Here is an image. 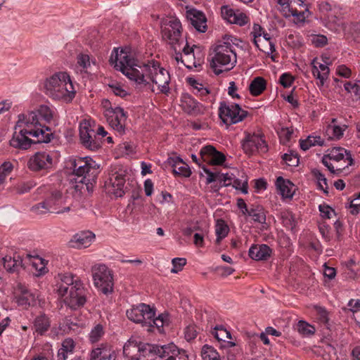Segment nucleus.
<instances>
[{
	"label": "nucleus",
	"instance_id": "1",
	"mask_svg": "<svg viewBox=\"0 0 360 360\" xmlns=\"http://www.w3.org/2000/svg\"><path fill=\"white\" fill-rule=\"evenodd\" d=\"M115 61V66L130 80L134 82L136 88L150 89L155 92V84L160 92H169V73L165 68H160L158 62H141L123 51L120 55L116 53Z\"/></svg>",
	"mask_w": 360,
	"mask_h": 360
},
{
	"label": "nucleus",
	"instance_id": "2",
	"mask_svg": "<svg viewBox=\"0 0 360 360\" xmlns=\"http://www.w3.org/2000/svg\"><path fill=\"white\" fill-rule=\"evenodd\" d=\"M75 179L74 188L81 194L91 193L96 183L98 165L89 157L74 160L71 162Z\"/></svg>",
	"mask_w": 360,
	"mask_h": 360
},
{
	"label": "nucleus",
	"instance_id": "3",
	"mask_svg": "<svg viewBox=\"0 0 360 360\" xmlns=\"http://www.w3.org/2000/svg\"><path fill=\"white\" fill-rule=\"evenodd\" d=\"M44 88L49 97L65 103H70L76 94L70 77L65 72L55 73L46 79Z\"/></svg>",
	"mask_w": 360,
	"mask_h": 360
},
{
	"label": "nucleus",
	"instance_id": "4",
	"mask_svg": "<svg viewBox=\"0 0 360 360\" xmlns=\"http://www.w3.org/2000/svg\"><path fill=\"white\" fill-rule=\"evenodd\" d=\"M232 37L229 36L226 41L215 46L212 53L210 54L211 56L210 68L214 72L219 75L223 72L222 67L225 66V71L231 70L236 65V53L233 49L232 45L229 41V39L233 42Z\"/></svg>",
	"mask_w": 360,
	"mask_h": 360
},
{
	"label": "nucleus",
	"instance_id": "5",
	"mask_svg": "<svg viewBox=\"0 0 360 360\" xmlns=\"http://www.w3.org/2000/svg\"><path fill=\"white\" fill-rule=\"evenodd\" d=\"M128 319L135 323L149 327L162 328L169 322L168 314H161L155 317V311L150 305L141 303L127 311Z\"/></svg>",
	"mask_w": 360,
	"mask_h": 360
},
{
	"label": "nucleus",
	"instance_id": "6",
	"mask_svg": "<svg viewBox=\"0 0 360 360\" xmlns=\"http://www.w3.org/2000/svg\"><path fill=\"white\" fill-rule=\"evenodd\" d=\"M18 127H22L26 129L27 131L38 134L37 142L49 143L53 136L51 133L46 134V131H50V129L48 127L42 126L37 112L35 110L30 111L27 115L20 114L15 129H18Z\"/></svg>",
	"mask_w": 360,
	"mask_h": 360
},
{
	"label": "nucleus",
	"instance_id": "7",
	"mask_svg": "<svg viewBox=\"0 0 360 360\" xmlns=\"http://www.w3.org/2000/svg\"><path fill=\"white\" fill-rule=\"evenodd\" d=\"M123 354L131 360H141V356L146 357L150 354L157 355L160 358L165 357V345L159 346L148 343H140L139 345H124Z\"/></svg>",
	"mask_w": 360,
	"mask_h": 360
},
{
	"label": "nucleus",
	"instance_id": "8",
	"mask_svg": "<svg viewBox=\"0 0 360 360\" xmlns=\"http://www.w3.org/2000/svg\"><path fill=\"white\" fill-rule=\"evenodd\" d=\"M94 285L103 294L108 295L113 291L112 271L103 264H96L91 267Z\"/></svg>",
	"mask_w": 360,
	"mask_h": 360
},
{
	"label": "nucleus",
	"instance_id": "9",
	"mask_svg": "<svg viewBox=\"0 0 360 360\" xmlns=\"http://www.w3.org/2000/svg\"><path fill=\"white\" fill-rule=\"evenodd\" d=\"M161 33L164 41L168 43L174 51L180 44L182 33V26L179 19L171 17L161 22Z\"/></svg>",
	"mask_w": 360,
	"mask_h": 360
},
{
	"label": "nucleus",
	"instance_id": "10",
	"mask_svg": "<svg viewBox=\"0 0 360 360\" xmlns=\"http://www.w3.org/2000/svg\"><path fill=\"white\" fill-rule=\"evenodd\" d=\"M89 292L82 281H78L74 285L70 287L66 295H64V303L68 307L76 310L84 307L87 300Z\"/></svg>",
	"mask_w": 360,
	"mask_h": 360
},
{
	"label": "nucleus",
	"instance_id": "11",
	"mask_svg": "<svg viewBox=\"0 0 360 360\" xmlns=\"http://www.w3.org/2000/svg\"><path fill=\"white\" fill-rule=\"evenodd\" d=\"M248 115V112L242 109L237 103L228 105L221 102L219 108V116L224 124L231 125L243 121Z\"/></svg>",
	"mask_w": 360,
	"mask_h": 360
},
{
	"label": "nucleus",
	"instance_id": "12",
	"mask_svg": "<svg viewBox=\"0 0 360 360\" xmlns=\"http://www.w3.org/2000/svg\"><path fill=\"white\" fill-rule=\"evenodd\" d=\"M79 139L82 145L89 150L95 151L101 147V139L96 136L94 129L87 121L80 124Z\"/></svg>",
	"mask_w": 360,
	"mask_h": 360
},
{
	"label": "nucleus",
	"instance_id": "13",
	"mask_svg": "<svg viewBox=\"0 0 360 360\" xmlns=\"http://www.w3.org/2000/svg\"><path fill=\"white\" fill-rule=\"evenodd\" d=\"M241 146L244 153L248 155H252L255 151L266 153L268 150V146L263 136L255 133L246 132L245 138L241 141Z\"/></svg>",
	"mask_w": 360,
	"mask_h": 360
},
{
	"label": "nucleus",
	"instance_id": "14",
	"mask_svg": "<svg viewBox=\"0 0 360 360\" xmlns=\"http://www.w3.org/2000/svg\"><path fill=\"white\" fill-rule=\"evenodd\" d=\"M29 136L38 139V134L36 132L18 127V129H15L13 137L9 141L10 146L20 150H27L32 144L38 143L37 140L34 141Z\"/></svg>",
	"mask_w": 360,
	"mask_h": 360
},
{
	"label": "nucleus",
	"instance_id": "15",
	"mask_svg": "<svg viewBox=\"0 0 360 360\" xmlns=\"http://www.w3.org/2000/svg\"><path fill=\"white\" fill-rule=\"evenodd\" d=\"M53 166L51 156L46 152H37L27 162V168L34 172H47Z\"/></svg>",
	"mask_w": 360,
	"mask_h": 360
},
{
	"label": "nucleus",
	"instance_id": "16",
	"mask_svg": "<svg viewBox=\"0 0 360 360\" xmlns=\"http://www.w3.org/2000/svg\"><path fill=\"white\" fill-rule=\"evenodd\" d=\"M105 116L112 128L120 134L124 133L127 115L123 108L121 107H110L106 109Z\"/></svg>",
	"mask_w": 360,
	"mask_h": 360
},
{
	"label": "nucleus",
	"instance_id": "17",
	"mask_svg": "<svg viewBox=\"0 0 360 360\" xmlns=\"http://www.w3.org/2000/svg\"><path fill=\"white\" fill-rule=\"evenodd\" d=\"M201 158L212 165H221L226 160V156L211 145L202 147L200 151Z\"/></svg>",
	"mask_w": 360,
	"mask_h": 360
},
{
	"label": "nucleus",
	"instance_id": "18",
	"mask_svg": "<svg viewBox=\"0 0 360 360\" xmlns=\"http://www.w3.org/2000/svg\"><path fill=\"white\" fill-rule=\"evenodd\" d=\"M108 192L112 193L115 197H122L128 191V186L125 185L124 175L120 174H112L110 177Z\"/></svg>",
	"mask_w": 360,
	"mask_h": 360
},
{
	"label": "nucleus",
	"instance_id": "19",
	"mask_svg": "<svg viewBox=\"0 0 360 360\" xmlns=\"http://www.w3.org/2000/svg\"><path fill=\"white\" fill-rule=\"evenodd\" d=\"M186 18L198 32L205 33L207 31V18L202 11L196 9L189 10L186 12Z\"/></svg>",
	"mask_w": 360,
	"mask_h": 360
},
{
	"label": "nucleus",
	"instance_id": "20",
	"mask_svg": "<svg viewBox=\"0 0 360 360\" xmlns=\"http://www.w3.org/2000/svg\"><path fill=\"white\" fill-rule=\"evenodd\" d=\"M328 156L330 160L340 162L342 161L346 163L344 169L353 165L354 160L349 151L341 147H334L328 150Z\"/></svg>",
	"mask_w": 360,
	"mask_h": 360
},
{
	"label": "nucleus",
	"instance_id": "21",
	"mask_svg": "<svg viewBox=\"0 0 360 360\" xmlns=\"http://www.w3.org/2000/svg\"><path fill=\"white\" fill-rule=\"evenodd\" d=\"M167 163L172 167V172L174 175L184 177H189L191 175V171L189 167L180 157H169L167 158Z\"/></svg>",
	"mask_w": 360,
	"mask_h": 360
},
{
	"label": "nucleus",
	"instance_id": "22",
	"mask_svg": "<svg viewBox=\"0 0 360 360\" xmlns=\"http://www.w3.org/2000/svg\"><path fill=\"white\" fill-rule=\"evenodd\" d=\"M272 252L271 249L266 244L252 245L248 251L250 257L256 261L267 260Z\"/></svg>",
	"mask_w": 360,
	"mask_h": 360
},
{
	"label": "nucleus",
	"instance_id": "23",
	"mask_svg": "<svg viewBox=\"0 0 360 360\" xmlns=\"http://www.w3.org/2000/svg\"><path fill=\"white\" fill-rule=\"evenodd\" d=\"M182 108L189 115H198L201 112L202 105L188 94H184L181 98Z\"/></svg>",
	"mask_w": 360,
	"mask_h": 360
},
{
	"label": "nucleus",
	"instance_id": "24",
	"mask_svg": "<svg viewBox=\"0 0 360 360\" xmlns=\"http://www.w3.org/2000/svg\"><path fill=\"white\" fill-rule=\"evenodd\" d=\"M58 276L61 282L58 285L57 291L60 296L66 295L71 286L74 285L78 281H81L78 277H75L69 273L59 274Z\"/></svg>",
	"mask_w": 360,
	"mask_h": 360
},
{
	"label": "nucleus",
	"instance_id": "25",
	"mask_svg": "<svg viewBox=\"0 0 360 360\" xmlns=\"http://www.w3.org/2000/svg\"><path fill=\"white\" fill-rule=\"evenodd\" d=\"M312 74L314 77L319 80L320 84L323 86L327 79L330 70L327 65L316 62V59H314L311 63Z\"/></svg>",
	"mask_w": 360,
	"mask_h": 360
},
{
	"label": "nucleus",
	"instance_id": "26",
	"mask_svg": "<svg viewBox=\"0 0 360 360\" xmlns=\"http://www.w3.org/2000/svg\"><path fill=\"white\" fill-rule=\"evenodd\" d=\"M94 237L95 235L91 231H82L74 235L71 241L76 243L77 248H87Z\"/></svg>",
	"mask_w": 360,
	"mask_h": 360
},
{
	"label": "nucleus",
	"instance_id": "27",
	"mask_svg": "<svg viewBox=\"0 0 360 360\" xmlns=\"http://www.w3.org/2000/svg\"><path fill=\"white\" fill-rule=\"evenodd\" d=\"M4 267L9 273L17 272L20 268L24 269L22 257L20 255H15L13 257H4Z\"/></svg>",
	"mask_w": 360,
	"mask_h": 360
},
{
	"label": "nucleus",
	"instance_id": "28",
	"mask_svg": "<svg viewBox=\"0 0 360 360\" xmlns=\"http://www.w3.org/2000/svg\"><path fill=\"white\" fill-rule=\"evenodd\" d=\"M246 215L251 217L255 222L266 224V212L259 205H251Z\"/></svg>",
	"mask_w": 360,
	"mask_h": 360
},
{
	"label": "nucleus",
	"instance_id": "29",
	"mask_svg": "<svg viewBox=\"0 0 360 360\" xmlns=\"http://www.w3.org/2000/svg\"><path fill=\"white\" fill-rule=\"evenodd\" d=\"M276 186L282 197L286 198H291L292 197V184L289 180H285L282 176H278L276 179Z\"/></svg>",
	"mask_w": 360,
	"mask_h": 360
},
{
	"label": "nucleus",
	"instance_id": "30",
	"mask_svg": "<svg viewBox=\"0 0 360 360\" xmlns=\"http://www.w3.org/2000/svg\"><path fill=\"white\" fill-rule=\"evenodd\" d=\"M90 360H115V356L112 355L110 349L105 345L93 349Z\"/></svg>",
	"mask_w": 360,
	"mask_h": 360
},
{
	"label": "nucleus",
	"instance_id": "31",
	"mask_svg": "<svg viewBox=\"0 0 360 360\" xmlns=\"http://www.w3.org/2000/svg\"><path fill=\"white\" fill-rule=\"evenodd\" d=\"M266 80L261 77H255L249 86V91L251 95L257 96L260 95L266 89Z\"/></svg>",
	"mask_w": 360,
	"mask_h": 360
},
{
	"label": "nucleus",
	"instance_id": "32",
	"mask_svg": "<svg viewBox=\"0 0 360 360\" xmlns=\"http://www.w3.org/2000/svg\"><path fill=\"white\" fill-rule=\"evenodd\" d=\"M294 328L302 337H310L313 335L316 332V329L314 326L303 320L299 321L294 326Z\"/></svg>",
	"mask_w": 360,
	"mask_h": 360
},
{
	"label": "nucleus",
	"instance_id": "33",
	"mask_svg": "<svg viewBox=\"0 0 360 360\" xmlns=\"http://www.w3.org/2000/svg\"><path fill=\"white\" fill-rule=\"evenodd\" d=\"M165 356L172 354L176 360H189L186 351L179 349L174 343L165 345Z\"/></svg>",
	"mask_w": 360,
	"mask_h": 360
},
{
	"label": "nucleus",
	"instance_id": "34",
	"mask_svg": "<svg viewBox=\"0 0 360 360\" xmlns=\"http://www.w3.org/2000/svg\"><path fill=\"white\" fill-rule=\"evenodd\" d=\"M35 330L40 335H43L50 327V321L45 314L38 316L34 322Z\"/></svg>",
	"mask_w": 360,
	"mask_h": 360
},
{
	"label": "nucleus",
	"instance_id": "35",
	"mask_svg": "<svg viewBox=\"0 0 360 360\" xmlns=\"http://www.w3.org/2000/svg\"><path fill=\"white\" fill-rule=\"evenodd\" d=\"M311 175L316 179L318 188L323 191L324 193H328V186L325 175L318 169H311Z\"/></svg>",
	"mask_w": 360,
	"mask_h": 360
},
{
	"label": "nucleus",
	"instance_id": "36",
	"mask_svg": "<svg viewBox=\"0 0 360 360\" xmlns=\"http://www.w3.org/2000/svg\"><path fill=\"white\" fill-rule=\"evenodd\" d=\"M229 228L223 219H218L215 226L217 235L216 243L219 244L221 240L229 233Z\"/></svg>",
	"mask_w": 360,
	"mask_h": 360
},
{
	"label": "nucleus",
	"instance_id": "37",
	"mask_svg": "<svg viewBox=\"0 0 360 360\" xmlns=\"http://www.w3.org/2000/svg\"><path fill=\"white\" fill-rule=\"evenodd\" d=\"M36 303L35 296L27 290L22 291V294L18 298V304L20 306L27 307L33 306Z\"/></svg>",
	"mask_w": 360,
	"mask_h": 360
},
{
	"label": "nucleus",
	"instance_id": "38",
	"mask_svg": "<svg viewBox=\"0 0 360 360\" xmlns=\"http://www.w3.org/2000/svg\"><path fill=\"white\" fill-rule=\"evenodd\" d=\"M346 128V125H343L342 127L338 125L329 124L327 127L326 133L329 139H340L343 136V132Z\"/></svg>",
	"mask_w": 360,
	"mask_h": 360
},
{
	"label": "nucleus",
	"instance_id": "39",
	"mask_svg": "<svg viewBox=\"0 0 360 360\" xmlns=\"http://www.w3.org/2000/svg\"><path fill=\"white\" fill-rule=\"evenodd\" d=\"M201 356L204 360H221L219 354L214 347L207 345L202 347Z\"/></svg>",
	"mask_w": 360,
	"mask_h": 360
},
{
	"label": "nucleus",
	"instance_id": "40",
	"mask_svg": "<svg viewBox=\"0 0 360 360\" xmlns=\"http://www.w3.org/2000/svg\"><path fill=\"white\" fill-rule=\"evenodd\" d=\"M105 333L104 327L102 324L98 323L91 329L89 339L91 343L98 342Z\"/></svg>",
	"mask_w": 360,
	"mask_h": 360
},
{
	"label": "nucleus",
	"instance_id": "41",
	"mask_svg": "<svg viewBox=\"0 0 360 360\" xmlns=\"http://www.w3.org/2000/svg\"><path fill=\"white\" fill-rule=\"evenodd\" d=\"M262 30L263 28L259 25V24H254L253 25V30L251 34L253 36V42L255 45L262 51L266 54H269V51L268 50H265L263 48L260 47V45L259 42H260L262 40L259 39V37L262 34Z\"/></svg>",
	"mask_w": 360,
	"mask_h": 360
},
{
	"label": "nucleus",
	"instance_id": "42",
	"mask_svg": "<svg viewBox=\"0 0 360 360\" xmlns=\"http://www.w3.org/2000/svg\"><path fill=\"white\" fill-rule=\"evenodd\" d=\"M35 111L37 112L39 120L42 119L46 122H50L53 119V112L47 105H41Z\"/></svg>",
	"mask_w": 360,
	"mask_h": 360
},
{
	"label": "nucleus",
	"instance_id": "43",
	"mask_svg": "<svg viewBox=\"0 0 360 360\" xmlns=\"http://www.w3.org/2000/svg\"><path fill=\"white\" fill-rule=\"evenodd\" d=\"M309 11L307 8L303 11H297V9L292 8L288 13H284L285 18L290 16L295 17L298 22H304L309 17Z\"/></svg>",
	"mask_w": 360,
	"mask_h": 360
},
{
	"label": "nucleus",
	"instance_id": "44",
	"mask_svg": "<svg viewBox=\"0 0 360 360\" xmlns=\"http://www.w3.org/2000/svg\"><path fill=\"white\" fill-rule=\"evenodd\" d=\"M212 334L219 341H225L226 338H231V333L223 326H216Z\"/></svg>",
	"mask_w": 360,
	"mask_h": 360
},
{
	"label": "nucleus",
	"instance_id": "45",
	"mask_svg": "<svg viewBox=\"0 0 360 360\" xmlns=\"http://www.w3.org/2000/svg\"><path fill=\"white\" fill-rule=\"evenodd\" d=\"M346 207L350 209L349 212L352 214H357L360 212V192L354 194V198L350 201L349 203L346 205Z\"/></svg>",
	"mask_w": 360,
	"mask_h": 360
},
{
	"label": "nucleus",
	"instance_id": "46",
	"mask_svg": "<svg viewBox=\"0 0 360 360\" xmlns=\"http://www.w3.org/2000/svg\"><path fill=\"white\" fill-rule=\"evenodd\" d=\"M77 63L83 70L86 72V70L91 67L90 56L88 54L80 53L77 56Z\"/></svg>",
	"mask_w": 360,
	"mask_h": 360
},
{
	"label": "nucleus",
	"instance_id": "47",
	"mask_svg": "<svg viewBox=\"0 0 360 360\" xmlns=\"http://www.w3.org/2000/svg\"><path fill=\"white\" fill-rule=\"evenodd\" d=\"M315 310L317 314V319L320 321V323L324 324L327 328L328 327V314L326 309L323 307L316 306Z\"/></svg>",
	"mask_w": 360,
	"mask_h": 360
},
{
	"label": "nucleus",
	"instance_id": "48",
	"mask_svg": "<svg viewBox=\"0 0 360 360\" xmlns=\"http://www.w3.org/2000/svg\"><path fill=\"white\" fill-rule=\"evenodd\" d=\"M244 178V180L242 181L239 179H236L233 177L231 186L237 190H240L243 193L246 194L248 192V184L247 177L245 176Z\"/></svg>",
	"mask_w": 360,
	"mask_h": 360
},
{
	"label": "nucleus",
	"instance_id": "49",
	"mask_svg": "<svg viewBox=\"0 0 360 360\" xmlns=\"http://www.w3.org/2000/svg\"><path fill=\"white\" fill-rule=\"evenodd\" d=\"M62 198V193L60 191H55L51 193V195L48 197L44 202H48L49 205L46 206V209L49 212H51L53 207Z\"/></svg>",
	"mask_w": 360,
	"mask_h": 360
},
{
	"label": "nucleus",
	"instance_id": "50",
	"mask_svg": "<svg viewBox=\"0 0 360 360\" xmlns=\"http://www.w3.org/2000/svg\"><path fill=\"white\" fill-rule=\"evenodd\" d=\"M262 46H261L265 50H268L269 53H273L276 51L275 44L271 41L270 35L268 33L263 32Z\"/></svg>",
	"mask_w": 360,
	"mask_h": 360
},
{
	"label": "nucleus",
	"instance_id": "51",
	"mask_svg": "<svg viewBox=\"0 0 360 360\" xmlns=\"http://www.w3.org/2000/svg\"><path fill=\"white\" fill-rule=\"evenodd\" d=\"M283 160L285 163L290 167H296L299 164V158L297 153L290 152V153H285L283 155Z\"/></svg>",
	"mask_w": 360,
	"mask_h": 360
},
{
	"label": "nucleus",
	"instance_id": "52",
	"mask_svg": "<svg viewBox=\"0 0 360 360\" xmlns=\"http://www.w3.org/2000/svg\"><path fill=\"white\" fill-rule=\"evenodd\" d=\"M221 13L224 20H227L231 24H233V18H235L236 11L230 8L228 6H223L221 8Z\"/></svg>",
	"mask_w": 360,
	"mask_h": 360
},
{
	"label": "nucleus",
	"instance_id": "53",
	"mask_svg": "<svg viewBox=\"0 0 360 360\" xmlns=\"http://www.w3.org/2000/svg\"><path fill=\"white\" fill-rule=\"evenodd\" d=\"M173 268L171 270L172 273L176 274L183 269V267L186 264V259L183 257H176L172 260Z\"/></svg>",
	"mask_w": 360,
	"mask_h": 360
},
{
	"label": "nucleus",
	"instance_id": "54",
	"mask_svg": "<svg viewBox=\"0 0 360 360\" xmlns=\"http://www.w3.org/2000/svg\"><path fill=\"white\" fill-rule=\"evenodd\" d=\"M329 160V157L328 156L327 153L326 155H323L321 162L331 173L335 174H339L344 170V167H336V169H335V166L332 163H330Z\"/></svg>",
	"mask_w": 360,
	"mask_h": 360
},
{
	"label": "nucleus",
	"instance_id": "55",
	"mask_svg": "<svg viewBox=\"0 0 360 360\" xmlns=\"http://www.w3.org/2000/svg\"><path fill=\"white\" fill-rule=\"evenodd\" d=\"M345 91L348 93H354L357 97H360V86L356 83H352L351 82H346L344 84Z\"/></svg>",
	"mask_w": 360,
	"mask_h": 360
},
{
	"label": "nucleus",
	"instance_id": "56",
	"mask_svg": "<svg viewBox=\"0 0 360 360\" xmlns=\"http://www.w3.org/2000/svg\"><path fill=\"white\" fill-rule=\"evenodd\" d=\"M248 17L243 13L236 11L235 18H233V24H236L240 26L245 25L248 22Z\"/></svg>",
	"mask_w": 360,
	"mask_h": 360
},
{
	"label": "nucleus",
	"instance_id": "57",
	"mask_svg": "<svg viewBox=\"0 0 360 360\" xmlns=\"http://www.w3.org/2000/svg\"><path fill=\"white\" fill-rule=\"evenodd\" d=\"M311 43L316 47H323L328 43V39L325 35H314L311 39Z\"/></svg>",
	"mask_w": 360,
	"mask_h": 360
},
{
	"label": "nucleus",
	"instance_id": "58",
	"mask_svg": "<svg viewBox=\"0 0 360 360\" xmlns=\"http://www.w3.org/2000/svg\"><path fill=\"white\" fill-rule=\"evenodd\" d=\"M13 168V165L10 162H4L0 166V176L2 177V183L4 182L6 176L11 172Z\"/></svg>",
	"mask_w": 360,
	"mask_h": 360
},
{
	"label": "nucleus",
	"instance_id": "59",
	"mask_svg": "<svg viewBox=\"0 0 360 360\" xmlns=\"http://www.w3.org/2000/svg\"><path fill=\"white\" fill-rule=\"evenodd\" d=\"M294 82L293 77L290 73H283L281 75L279 79L280 84L284 88L290 87Z\"/></svg>",
	"mask_w": 360,
	"mask_h": 360
},
{
	"label": "nucleus",
	"instance_id": "60",
	"mask_svg": "<svg viewBox=\"0 0 360 360\" xmlns=\"http://www.w3.org/2000/svg\"><path fill=\"white\" fill-rule=\"evenodd\" d=\"M49 205L48 202H41L32 207L31 210L37 214H42L48 212L46 206Z\"/></svg>",
	"mask_w": 360,
	"mask_h": 360
},
{
	"label": "nucleus",
	"instance_id": "61",
	"mask_svg": "<svg viewBox=\"0 0 360 360\" xmlns=\"http://www.w3.org/2000/svg\"><path fill=\"white\" fill-rule=\"evenodd\" d=\"M319 211L322 217L326 219H330L332 217V214H335V211L328 205L323 204L320 205Z\"/></svg>",
	"mask_w": 360,
	"mask_h": 360
},
{
	"label": "nucleus",
	"instance_id": "62",
	"mask_svg": "<svg viewBox=\"0 0 360 360\" xmlns=\"http://www.w3.org/2000/svg\"><path fill=\"white\" fill-rule=\"evenodd\" d=\"M203 171L207 174L206 184H210L219 180V172H212L205 166L202 167Z\"/></svg>",
	"mask_w": 360,
	"mask_h": 360
},
{
	"label": "nucleus",
	"instance_id": "63",
	"mask_svg": "<svg viewBox=\"0 0 360 360\" xmlns=\"http://www.w3.org/2000/svg\"><path fill=\"white\" fill-rule=\"evenodd\" d=\"M198 332L196 330V326L190 325L185 329V338L187 341H191L195 339L197 336Z\"/></svg>",
	"mask_w": 360,
	"mask_h": 360
},
{
	"label": "nucleus",
	"instance_id": "64",
	"mask_svg": "<svg viewBox=\"0 0 360 360\" xmlns=\"http://www.w3.org/2000/svg\"><path fill=\"white\" fill-rule=\"evenodd\" d=\"M283 221L285 227L290 229H293L295 227V221L292 213H288L283 216Z\"/></svg>",
	"mask_w": 360,
	"mask_h": 360
}]
</instances>
